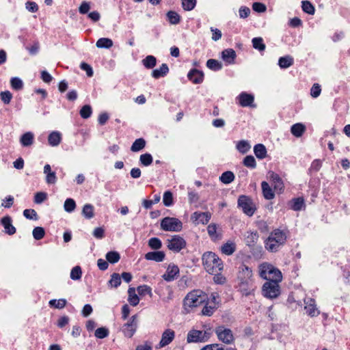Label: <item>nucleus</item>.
<instances>
[{
  "instance_id": "nucleus-4",
  "label": "nucleus",
  "mask_w": 350,
  "mask_h": 350,
  "mask_svg": "<svg viewBox=\"0 0 350 350\" xmlns=\"http://www.w3.org/2000/svg\"><path fill=\"white\" fill-rule=\"evenodd\" d=\"M206 299L207 295L201 290L191 291L183 299L184 308L189 312L191 309L204 304Z\"/></svg>"
},
{
  "instance_id": "nucleus-36",
  "label": "nucleus",
  "mask_w": 350,
  "mask_h": 350,
  "mask_svg": "<svg viewBox=\"0 0 350 350\" xmlns=\"http://www.w3.org/2000/svg\"><path fill=\"white\" fill-rule=\"evenodd\" d=\"M166 16L170 24L176 25L180 23V16L177 12L174 11H169Z\"/></svg>"
},
{
  "instance_id": "nucleus-48",
  "label": "nucleus",
  "mask_w": 350,
  "mask_h": 350,
  "mask_svg": "<svg viewBox=\"0 0 350 350\" xmlns=\"http://www.w3.org/2000/svg\"><path fill=\"white\" fill-rule=\"evenodd\" d=\"M217 230V227L215 224H211L207 227L208 234L213 240H216L219 237Z\"/></svg>"
},
{
  "instance_id": "nucleus-29",
  "label": "nucleus",
  "mask_w": 350,
  "mask_h": 350,
  "mask_svg": "<svg viewBox=\"0 0 350 350\" xmlns=\"http://www.w3.org/2000/svg\"><path fill=\"white\" fill-rule=\"evenodd\" d=\"M61 139H62L61 134H60V133H59L57 131L52 132L51 133L49 134V135L48 137L49 144L51 146H58L61 142Z\"/></svg>"
},
{
  "instance_id": "nucleus-53",
  "label": "nucleus",
  "mask_w": 350,
  "mask_h": 350,
  "mask_svg": "<svg viewBox=\"0 0 350 350\" xmlns=\"http://www.w3.org/2000/svg\"><path fill=\"white\" fill-rule=\"evenodd\" d=\"M80 116L84 119L90 118L92 113V107L89 105H85L79 111Z\"/></svg>"
},
{
  "instance_id": "nucleus-43",
  "label": "nucleus",
  "mask_w": 350,
  "mask_h": 350,
  "mask_svg": "<svg viewBox=\"0 0 350 350\" xmlns=\"http://www.w3.org/2000/svg\"><path fill=\"white\" fill-rule=\"evenodd\" d=\"M163 202L165 206H170L174 204L173 194L170 191H166L164 192Z\"/></svg>"
},
{
  "instance_id": "nucleus-30",
  "label": "nucleus",
  "mask_w": 350,
  "mask_h": 350,
  "mask_svg": "<svg viewBox=\"0 0 350 350\" xmlns=\"http://www.w3.org/2000/svg\"><path fill=\"white\" fill-rule=\"evenodd\" d=\"M254 152L256 157L262 159L267 156V150L265 146L262 144H258L254 147Z\"/></svg>"
},
{
  "instance_id": "nucleus-8",
  "label": "nucleus",
  "mask_w": 350,
  "mask_h": 350,
  "mask_svg": "<svg viewBox=\"0 0 350 350\" xmlns=\"http://www.w3.org/2000/svg\"><path fill=\"white\" fill-rule=\"evenodd\" d=\"M161 228L165 231L179 232L183 228V224L177 218L166 217L161 221Z\"/></svg>"
},
{
  "instance_id": "nucleus-5",
  "label": "nucleus",
  "mask_w": 350,
  "mask_h": 350,
  "mask_svg": "<svg viewBox=\"0 0 350 350\" xmlns=\"http://www.w3.org/2000/svg\"><path fill=\"white\" fill-rule=\"evenodd\" d=\"M258 269L259 275L267 281L281 282L282 280L281 271L270 263H261Z\"/></svg>"
},
{
  "instance_id": "nucleus-55",
  "label": "nucleus",
  "mask_w": 350,
  "mask_h": 350,
  "mask_svg": "<svg viewBox=\"0 0 350 350\" xmlns=\"http://www.w3.org/2000/svg\"><path fill=\"white\" fill-rule=\"evenodd\" d=\"M139 161L143 165L148 166L152 163L153 159L150 154L145 153L140 156Z\"/></svg>"
},
{
  "instance_id": "nucleus-6",
  "label": "nucleus",
  "mask_w": 350,
  "mask_h": 350,
  "mask_svg": "<svg viewBox=\"0 0 350 350\" xmlns=\"http://www.w3.org/2000/svg\"><path fill=\"white\" fill-rule=\"evenodd\" d=\"M280 282L266 281L262 286V295L268 299L277 298L280 295Z\"/></svg>"
},
{
  "instance_id": "nucleus-50",
  "label": "nucleus",
  "mask_w": 350,
  "mask_h": 350,
  "mask_svg": "<svg viewBox=\"0 0 350 350\" xmlns=\"http://www.w3.org/2000/svg\"><path fill=\"white\" fill-rule=\"evenodd\" d=\"M64 209L66 212L71 213L76 208V203L72 198H67L64 204Z\"/></svg>"
},
{
  "instance_id": "nucleus-44",
  "label": "nucleus",
  "mask_w": 350,
  "mask_h": 350,
  "mask_svg": "<svg viewBox=\"0 0 350 350\" xmlns=\"http://www.w3.org/2000/svg\"><path fill=\"white\" fill-rule=\"evenodd\" d=\"M250 148V144L245 140H241L237 144V149L243 154L248 152Z\"/></svg>"
},
{
  "instance_id": "nucleus-23",
  "label": "nucleus",
  "mask_w": 350,
  "mask_h": 350,
  "mask_svg": "<svg viewBox=\"0 0 350 350\" xmlns=\"http://www.w3.org/2000/svg\"><path fill=\"white\" fill-rule=\"evenodd\" d=\"M169 72V68L167 64H162L161 66L152 72V77L154 79H159L165 77Z\"/></svg>"
},
{
  "instance_id": "nucleus-19",
  "label": "nucleus",
  "mask_w": 350,
  "mask_h": 350,
  "mask_svg": "<svg viewBox=\"0 0 350 350\" xmlns=\"http://www.w3.org/2000/svg\"><path fill=\"white\" fill-rule=\"evenodd\" d=\"M12 218L10 216H5L1 219V224L5 229V232L9 235L16 233V228L12 224Z\"/></svg>"
},
{
  "instance_id": "nucleus-38",
  "label": "nucleus",
  "mask_w": 350,
  "mask_h": 350,
  "mask_svg": "<svg viewBox=\"0 0 350 350\" xmlns=\"http://www.w3.org/2000/svg\"><path fill=\"white\" fill-rule=\"evenodd\" d=\"M82 214L86 219H92L94 216V206L90 204H85L82 210Z\"/></svg>"
},
{
  "instance_id": "nucleus-62",
  "label": "nucleus",
  "mask_w": 350,
  "mask_h": 350,
  "mask_svg": "<svg viewBox=\"0 0 350 350\" xmlns=\"http://www.w3.org/2000/svg\"><path fill=\"white\" fill-rule=\"evenodd\" d=\"M201 350H234L232 348L225 349L219 344L207 345L204 347Z\"/></svg>"
},
{
  "instance_id": "nucleus-56",
  "label": "nucleus",
  "mask_w": 350,
  "mask_h": 350,
  "mask_svg": "<svg viewBox=\"0 0 350 350\" xmlns=\"http://www.w3.org/2000/svg\"><path fill=\"white\" fill-rule=\"evenodd\" d=\"M82 275L81 268L79 266L73 267L70 271V278L73 280H79Z\"/></svg>"
},
{
  "instance_id": "nucleus-2",
  "label": "nucleus",
  "mask_w": 350,
  "mask_h": 350,
  "mask_svg": "<svg viewBox=\"0 0 350 350\" xmlns=\"http://www.w3.org/2000/svg\"><path fill=\"white\" fill-rule=\"evenodd\" d=\"M287 236L285 232L275 229L273 230L265 241V247L271 252H276L286 241Z\"/></svg>"
},
{
  "instance_id": "nucleus-14",
  "label": "nucleus",
  "mask_w": 350,
  "mask_h": 350,
  "mask_svg": "<svg viewBox=\"0 0 350 350\" xmlns=\"http://www.w3.org/2000/svg\"><path fill=\"white\" fill-rule=\"evenodd\" d=\"M179 275V268L174 264H170L165 273L162 275L164 280L167 282L174 281Z\"/></svg>"
},
{
  "instance_id": "nucleus-16",
  "label": "nucleus",
  "mask_w": 350,
  "mask_h": 350,
  "mask_svg": "<svg viewBox=\"0 0 350 350\" xmlns=\"http://www.w3.org/2000/svg\"><path fill=\"white\" fill-rule=\"evenodd\" d=\"M304 303L306 304L304 308L306 311V313L310 317H317L319 314L320 312L318 310L315 301L312 298H306L304 299Z\"/></svg>"
},
{
  "instance_id": "nucleus-15",
  "label": "nucleus",
  "mask_w": 350,
  "mask_h": 350,
  "mask_svg": "<svg viewBox=\"0 0 350 350\" xmlns=\"http://www.w3.org/2000/svg\"><path fill=\"white\" fill-rule=\"evenodd\" d=\"M239 104L243 107H255L256 105L254 104V97L252 94L247 92H241L237 97Z\"/></svg>"
},
{
  "instance_id": "nucleus-58",
  "label": "nucleus",
  "mask_w": 350,
  "mask_h": 350,
  "mask_svg": "<svg viewBox=\"0 0 350 350\" xmlns=\"http://www.w3.org/2000/svg\"><path fill=\"white\" fill-rule=\"evenodd\" d=\"M107 260L111 263H116L119 261L120 256L117 252H109L106 254Z\"/></svg>"
},
{
  "instance_id": "nucleus-40",
  "label": "nucleus",
  "mask_w": 350,
  "mask_h": 350,
  "mask_svg": "<svg viewBox=\"0 0 350 350\" xmlns=\"http://www.w3.org/2000/svg\"><path fill=\"white\" fill-rule=\"evenodd\" d=\"M220 180L224 184H229L234 179V174L230 171L224 172L219 177Z\"/></svg>"
},
{
  "instance_id": "nucleus-45",
  "label": "nucleus",
  "mask_w": 350,
  "mask_h": 350,
  "mask_svg": "<svg viewBox=\"0 0 350 350\" xmlns=\"http://www.w3.org/2000/svg\"><path fill=\"white\" fill-rule=\"evenodd\" d=\"M109 334V329L105 327H101L96 329L94 336L96 338L103 339L107 337Z\"/></svg>"
},
{
  "instance_id": "nucleus-3",
  "label": "nucleus",
  "mask_w": 350,
  "mask_h": 350,
  "mask_svg": "<svg viewBox=\"0 0 350 350\" xmlns=\"http://www.w3.org/2000/svg\"><path fill=\"white\" fill-rule=\"evenodd\" d=\"M202 260L204 268L210 274L220 272L224 269L221 260L212 252H205L202 255Z\"/></svg>"
},
{
  "instance_id": "nucleus-63",
  "label": "nucleus",
  "mask_w": 350,
  "mask_h": 350,
  "mask_svg": "<svg viewBox=\"0 0 350 350\" xmlns=\"http://www.w3.org/2000/svg\"><path fill=\"white\" fill-rule=\"evenodd\" d=\"M271 178L274 182V187L275 189L282 190L283 188V183L279 176L276 174H273Z\"/></svg>"
},
{
  "instance_id": "nucleus-32",
  "label": "nucleus",
  "mask_w": 350,
  "mask_h": 350,
  "mask_svg": "<svg viewBox=\"0 0 350 350\" xmlns=\"http://www.w3.org/2000/svg\"><path fill=\"white\" fill-rule=\"evenodd\" d=\"M96 46L98 48L109 49L113 46V41L110 38H101L97 40V42L96 43Z\"/></svg>"
},
{
  "instance_id": "nucleus-34",
  "label": "nucleus",
  "mask_w": 350,
  "mask_h": 350,
  "mask_svg": "<svg viewBox=\"0 0 350 350\" xmlns=\"http://www.w3.org/2000/svg\"><path fill=\"white\" fill-rule=\"evenodd\" d=\"M206 66L210 70L217 71L222 68V64L217 59H209L206 62Z\"/></svg>"
},
{
  "instance_id": "nucleus-25",
  "label": "nucleus",
  "mask_w": 350,
  "mask_h": 350,
  "mask_svg": "<svg viewBox=\"0 0 350 350\" xmlns=\"http://www.w3.org/2000/svg\"><path fill=\"white\" fill-rule=\"evenodd\" d=\"M306 126L301 123H296L291 128V133L296 137H300L306 131Z\"/></svg>"
},
{
  "instance_id": "nucleus-24",
  "label": "nucleus",
  "mask_w": 350,
  "mask_h": 350,
  "mask_svg": "<svg viewBox=\"0 0 350 350\" xmlns=\"http://www.w3.org/2000/svg\"><path fill=\"white\" fill-rule=\"evenodd\" d=\"M34 135L29 131L24 133L20 138V142L23 146H30L33 144Z\"/></svg>"
},
{
  "instance_id": "nucleus-1",
  "label": "nucleus",
  "mask_w": 350,
  "mask_h": 350,
  "mask_svg": "<svg viewBox=\"0 0 350 350\" xmlns=\"http://www.w3.org/2000/svg\"><path fill=\"white\" fill-rule=\"evenodd\" d=\"M252 276V271L249 267L242 265L239 267L238 274L239 281V286L241 291L245 295H250L254 291V280Z\"/></svg>"
},
{
  "instance_id": "nucleus-27",
  "label": "nucleus",
  "mask_w": 350,
  "mask_h": 350,
  "mask_svg": "<svg viewBox=\"0 0 350 350\" xmlns=\"http://www.w3.org/2000/svg\"><path fill=\"white\" fill-rule=\"evenodd\" d=\"M205 305L204 306L202 310V314L204 316L210 317L211 316L217 309V304H212V302L207 301L204 303Z\"/></svg>"
},
{
  "instance_id": "nucleus-42",
  "label": "nucleus",
  "mask_w": 350,
  "mask_h": 350,
  "mask_svg": "<svg viewBox=\"0 0 350 350\" xmlns=\"http://www.w3.org/2000/svg\"><path fill=\"white\" fill-rule=\"evenodd\" d=\"M301 8L304 12L308 14H314L315 12L314 7L309 1H301Z\"/></svg>"
},
{
  "instance_id": "nucleus-10",
  "label": "nucleus",
  "mask_w": 350,
  "mask_h": 350,
  "mask_svg": "<svg viewBox=\"0 0 350 350\" xmlns=\"http://www.w3.org/2000/svg\"><path fill=\"white\" fill-rule=\"evenodd\" d=\"M137 315L135 314L122 326L120 329L125 337L131 338L137 330Z\"/></svg>"
},
{
  "instance_id": "nucleus-9",
  "label": "nucleus",
  "mask_w": 350,
  "mask_h": 350,
  "mask_svg": "<svg viewBox=\"0 0 350 350\" xmlns=\"http://www.w3.org/2000/svg\"><path fill=\"white\" fill-rule=\"evenodd\" d=\"M215 332L219 340L225 344L230 345L234 340L232 330L224 325L217 327Z\"/></svg>"
},
{
  "instance_id": "nucleus-35",
  "label": "nucleus",
  "mask_w": 350,
  "mask_h": 350,
  "mask_svg": "<svg viewBox=\"0 0 350 350\" xmlns=\"http://www.w3.org/2000/svg\"><path fill=\"white\" fill-rule=\"evenodd\" d=\"M143 65L148 69L153 68L157 64V59L152 55H148L142 60Z\"/></svg>"
},
{
  "instance_id": "nucleus-49",
  "label": "nucleus",
  "mask_w": 350,
  "mask_h": 350,
  "mask_svg": "<svg viewBox=\"0 0 350 350\" xmlns=\"http://www.w3.org/2000/svg\"><path fill=\"white\" fill-rule=\"evenodd\" d=\"M235 251V245L232 243H226L221 247L222 253L231 255Z\"/></svg>"
},
{
  "instance_id": "nucleus-22",
  "label": "nucleus",
  "mask_w": 350,
  "mask_h": 350,
  "mask_svg": "<svg viewBox=\"0 0 350 350\" xmlns=\"http://www.w3.org/2000/svg\"><path fill=\"white\" fill-rule=\"evenodd\" d=\"M236 56V53L232 49H227L221 52L222 59L229 64L234 62Z\"/></svg>"
},
{
  "instance_id": "nucleus-13",
  "label": "nucleus",
  "mask_w": 350,
  "mask_h": 350,
  "mask_svg": "<svg viewBox=\"0 0 350 350\" xmlns=\"http://www.w3.org/2000/svg\"><path fill=\"white\" fill-rule=\"evenodd\" d=\"M206 334L207 333L206 331L203 332L193 329L188 333L187 340L188 342H204L207 338Z\"/></svg>"
},
{
  "instance_id": "nucleus-12",
  "label": "nucleus",
  "mask_w": 350,
  "mask_h": 350,
  "mask_svg": "<svg viewBox=\"0 0 350 350\" xmlns=\"http://www.w3.org/2000/svg\"><path fill=\"white\" fill-rule=\"evenodd\" d=\"M211 218V213L210 212H194L191 216V219L196 224H207Z\"/></svg>"
},
{
  "instance_id": "nucleus-11",
  "label": "nucleus",
  "mask_w": 350,
  "mask_h": 350,
  "mask_svg": "<svg viewBox=\"0 0 350 350\" xmlns=\"http://www.w3.org/2000/svg\"><path fill=\"white\" fill-rule=\"evenodd\" d=\"M186 245L185 240L179 235H174L170 239H167V248L174 252H179Z\"/></svg>"
},
{
  "instance_id": "nucleus-57",
  "label": "nucleus",
  "mask_w": 350,
  "mask_h": 350,
  "mask_svg": "<svg viewBox=\"0 0 350 350\" xmlns=\"http://www.w3.org/2000/svg\"><path fill=\"white\" fill-rule=\"evenodd\" d=\"M137 292L139 295L145 296L149 295L150 297L152 296V288L148 285H142L137 287Z\"/></svg>"
},
{
  "instance_id": "nucleus-54",
  "label": "nucleus",
  "mask_w": 350,
  "mask_h": 350,
  "mask_svg": "<svg viewBox=\"0 0 350 350\" xmlns=\"http://www.w3.org/2000/svg\"><path fill=\"white\" fill-rule=\"evenodd\" d=\"M243 165L247 167L254 169L256 167V162L254 157L252 155H248L243 159Z\"/></svg>"
},
{
  "instance_id": "nucleus-41",
  "label": "nucleus",
  "mask_w": 350,
  "mask_h": 350,
  "mask_svg": "<svg viewBox=\"0 0 350 350\" xmlns=\"http://www.w3.org/2000/svg\"><path fill=\"white\" fill-rule=\"evenodd\" d=\"M148 246L154 250H157L161 248L162 243L161 241L157 237H152L148 240Z\"/></svg>"
},
{
  "instance_id": "nucleus-33",
  "label": "nucleus",
  "mask_w": 350,
  "mask_h": 350,
  "mask_svg": "<svg viewBox=\"0 0 350 350\" xmlns=\"http://www.w3.org/2000/svg\"><path fill=\"white\" fill-rule=\"evenodd\" d=\"M128 293L129 302L131 306H136L139 302V299L137 295L135 293V289L134 288H129Z\"/></svg>"
},
{
  "instance_id": "nucleus-17",
  "label": "nucleus",
  "mask_w": 350,
  "mask_h": 350,
  "mask_svg": "<svg viewBox=\"0 0 350 350\" xmlns=\"http://www.w3.org/2000/svg\"><path fill=\"white\" fill-rule=\"evenodd\" d=\"M175 337V332L171 329H165L162 334L161 340L159 342V348L164 347L172 342Z\"/></svg>"
},
{
  "instance_id": "nucleus-51",
  "label": "nucleus",
  "mask_w": 350,
  "mask_h": 350,
  "mask_svg": "<svg viewBox=\"0 0 350 350\" xmlns=\"http://www.w3.org/2000/svg\"><path fill=\"white\" fill-rule=\"evenodd\" d=\"M196 0H182V7L186 11H191L196 5Z\"/></svg>"
},
{
  "instance_id": "nucleus-20",
  "label": "nucleus",
  "mask_w": 350,
  "mask_h": 350,
  "mask_svg": "<svg viewBox=\"0 0 350 350\" xmlns=\"http://www.w3.org/2000/svg\"><path fill=\"white\" fill-rule=\"evenodd\" d=\"M165 254L163 251L150 252L145 254V259L160 262L164 260Z\"/></svg>"
},
{
  "instance_id": "nucleus-61",
  "label": "nucleus",
  "mask_w": 350,
  "mask_h": 350,
  "mask_svg": "<svg viewBox=\"0 0 350 350\" xmlns=\"http://www.w3.org/2000/svg\"><path fill=\"white\" fill-rule=\"evenodd\" d=\"M0 97L4 104H9L12 98V94L10 91H4L0 93Z\"/></svg>"
},
{
  "instance_id": "nucleus-18",
  "label": "nucleus",
  "mask_w": 350,
  "mask_h": 350,
  "mask_svg": "<svg viewBox=\"0 0 350 350\" xmlns=\"http://www.w3.org/2000/svg\"><path fill=\"white\" fill-rule=\"evenodd\" d=\"M187 77L193 83L200 84L204 80V73L199 70L192 69L189 72Z\"/></svg>"
},
{
  "instance_id": "nucleus-26",
  "label": "nucleus",
  "mask_w": 350,
  "mask_h": 350,
  "mask_svg": "<svg viewBox=\"0 0 350 350\" xmlns=\"http://www.w3.org/2000/svg\"><path fill=\"white\" fill-rule=\"evenodd\" d=\"M261 187L263 196L266 200H272L274 198V192L267 182L263 181L261 183Z\"/></svg>"
},
{
  "instance_id": "nucleus-37",
  "label": "nucleus",
  "mask_w": 350,
  "mask_h": 350,
  "mask_svg": "<svg viewBox=\"0 0 350 350\" xmlns=\"http://www.w3.org/2000/svg\"><path fill=\"white\" fill-rule=\"evenodd\" d=\"M146 146V141L143 138L137 139L131 147L133 152H138L142 150Z\"/></svg>"
},
{
  "instance_id": "nucleus-39",
  "label": "nucleus",
  "mask_w": 350,
  "mask_h": 350,
  "mask_svg": "<svg viewBox=\"0 0 350 350\" xmlns=\"http://www.w3.org/2000/svg\"><path fill=\"white\" fill-rule=\"evenodd\" d=\"M253 47L259 51H264L265 49V44L263 43V40L260 37L254 38L252 40Z\"/></svg>"
},
{
  "instance_id": "nucleus-7",
  "label": "nucleus",
  "mask_w": 350,
  "mask_h": 350,
  "mask_svg": "<svg viewBox=\"0 0 350 350\" xmlns=\"http://www.w3.org/2000/svg\"><path fill=\"white\" fill-rule=\"evenodd\" d=\"M237 204L238 207L241 208L243 212L250 217L252 216L256 210L252 199L245 195L239 197Z\"/></svg>"
},
{
  "instance_id": "nucleus-21",
  "label": "nucleus",
  "mask_w": 350,
  "mask_h": 350,
  "mask_svg": "<svg viewBox=\"0 0 350 350\" xmlns=\"http://www.w3.org/2000/svg\"><path fill=\"white\" fill-rule=\"evenodd\" d=\"M44 174H46V182L47 184L52 185L57 182V176L55 172L51 171L49 164H46L44 167Z\"/></svg>"
},
{
  "instance_id": "nucleus-59",
  "label": "nucleus",
  "mask_w": 350,
  "mask_h": 350,
  "mask_svg": "<svg viewBox=\"0 0 350 350\" xmlns=\"http://www.w3.org/2000/svg\"><path fill=\"white\" fill-rule=\"evenodd\" d=\"M304 202L303 198H297L292 200L291 208L294 211H300L304 206Z\"/></svg>"
},
{
  "instance_id": "nucleus-52",
  "label": "nucleus",
  "mask_w": 350,
  "mask_h": 350,
  "mask_svg": "<svg viewBox=\"0 0 350 350\" xmlns=\"http://www.w3.org/2000/svg\"><path fill=\"white\" fill-rule=\"evenodd\" d=\"M32 234L36 240H40L44 237L45 231L42 227L38 226L33 228Z\"/></svg>"
},
{
  "instance_id": "nucleus-28",
  "label": "nucleus",
  "mask_w": 350,
  "mask_h": 350,
  "mask_svg": "<svg viewBox=\"0 0 350 350\" xmlns=\"http://www.w3.org/2000/svg\"><path fill=\"white\" fill-rule=\"evenodd\" d=\"M247 236L245 237V243L246 245L252 247L254 246L258 241L259 238L258 233L256 232H247Z\"/></svg>"
},
{
  "instance_id": "nucleus-46",
  "label": "nucleus",
  "mask_w": 350,
  "mask_h": 350,
  "mask_svg": "<svg viewBox=\"0 0 350 350\" xmlns=\"http://www.w3.org/2000/svg\"><path fill=\"white\" fill-rule=\"evenodd\" d=\"M49 306L55 308L62 309L66 305V300L64 299H51L49 301Z\"/></svg>"
},
{
  "instance_id": "nucleus-64",
  "label": "nucleus",
  "mask_w": 350,
  "mask_h": 350,
  "mask_svg": "<svg viewBox=\"0 0 350 350\" xmlns=\"http://www.w3.org/2000/svg\"><path fill=\"white\" fill-rule=\"evenodd\" d=\"M23 215L29 219H34L36 220L38 219L37 217V213L35 210L33 209H25L23 211Z\"/></svg>"
},
{
  "instance_id": "nucleus-31",
  "label": "nucleus",
  "mask_w": 350,
  "mask_h": 350,
  "mask_svg": "<svg viewBox=\"0 0 350 350\" xmlns=\"http://www.w3.org/2000/svg\"><path fill=\"white\" fill-rule=\"evenodd\" d=\"M293 64V58L290 55L281 57L278 60V65L281 68H287Z\"/></svg>"
},
{
  "instance_id": "nucleus-60",
  "label": "nucleus",
  "mask_w": 350,
  "mask_h": 350,
  "mask_svg": "<svg viewBox=\"0 0 350 350\" xmlns=\"http://www.w3.org/2000/svg\"><path fill=\"white\" fill-rule=\"evenodd\" d=\"M11 86L16 90H20L23 87V81L18 77H13L10 80Z\"/></svg>"
},
{
  "instance_id": "nucleus-47",
  "label": "nucleus",
  "mask_w": 350,
  "mask_h": 350,
  "mask_svg": "<svg viewBox=\"0 0 350 350\" xmlns=\"http://www.w3.org/2000/svg\"><path fill=\"white\" fill-rule=\"evenodd\" d=\"M109 284L111 287L117 288L121 284V277L119 273H113L111 275Z\"/></svg>"
}]
</instances>
